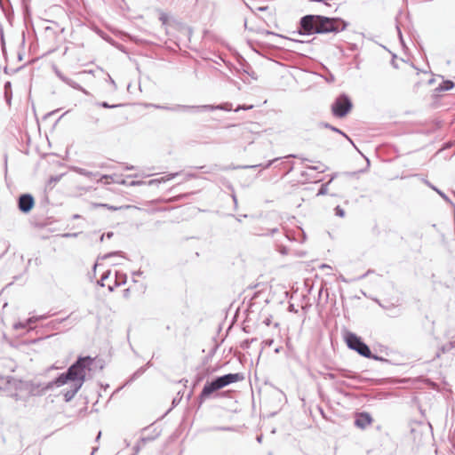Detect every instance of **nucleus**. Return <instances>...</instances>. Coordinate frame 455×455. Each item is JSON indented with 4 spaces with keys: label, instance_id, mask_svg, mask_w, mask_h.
<instances>
[{
    "label": "nucleus",
    "instance_id": "4",
    "mask_svg": "<svg viewBox=\"0 0 455 455\" xmlns=\"http://www.w3.org/2000/svg\"><path fill=\"white\" fill-rule=\"evenodd\" d=\"M12 387L15 389L22 390L27 389L29 390L30 394L33 395H39L45 393L47 390L52 387L53 382H50L48 384H35L33 382H24L22 380L13 379L11 382Z\"/></svg>",
    "mask_w": 455,
    "mask_h": 455
},
{
    "label": "nucleus",
    "instance_id": "6",
    "mask_svg": "<svg viewBox=\"0 0 455 455\" xmlns=\"http://www.w3.org/2000/svg\"><path fill=\"white\" fill-rule=\"evenodd\" d=\"M346 342L351 349L355 350L361 355L370 358L371 357V353L370 348L366 344H364L362 339L354 333H348L346 337Z\"/></svg>",
    "mask_w": 455,
    "mask_h": 455
},
{
    "label": "nucleus",
    "instance_id": "7",
    "mask_svg": "<svg viewBox=\"0 0 455 455\" xmlns=\"http://www.w3.org/2000/svg\"><path fill=\"white\" fill-rule=\"evenodd\" d=\"M373 419L368 412H358L355 415V425L360 429H365L371 425Z\"/></svg>",
    "mask_w": 455,
    "mask_h": 455
},
{
    "label": "nucleus",
    "instance_id": "12",
    "mask_svg": "<svg viewBox=\"0 0 455 455\" xmlns=\"http://www.w3.org/2000/svg\"><path fill=\"white\" fill-rule=\"evenodd\" d=\"M99 181L103 184H111V183L115 182L114 178L112 176H108V175L102 176Z\"/></svg>",
    "mask_w": 455,
    "mask_h": 455
},
{
    "label": "nucleus",
    "instance_id": "3",
    "mask_svg": "<svg viewBox=\"0 0 455 455\" xmlns=\"http://www.w3.org/2000/svg\"><path fill=\"white\" fill-rule=\"evenodd\" d=\"M241 379L239 374L237 373H229L221 377L217 378L215 380L212 382H208L204 385L200 397L201 399H204L209 397L213 392L223 388L224 387L237 382Z\"/></svg>",
    "mask_w": 455,
    "mask_h": 455
},
{
    "label": "nucleus",
    "instance_id": "8",
    "mask_svg": "<svg viewBox=\"0 0 455 455\" xmlns=\"http://www.w3.org/2000/svg\"><path fill=\"white\" fill-rule=\"evenodd\" d=\"M34 204V198L30 195H22L19 199V208L23 212H28Z\"/></svg>",
    "mask_w": 455,
    "mask_h": 455
},
{
    "label": "nucleus",
    "instance_id": "13",
    "mask_svg": "<svg viewBox=\"0 0 455 455\" xmlns=\"http://www.w3.org/2000/svg\"><path fill=\"white\" fill-rule=\"evenodd\" d=\"M335 212H336V215H338L339 217L345 216V211L342 208H340L339 206H337L335 208Z\"/></svg>",
    "mask_w": 455,
    "mask_h": 455
},
{
    "label": "nucleus",
    "instance_id": "2",
    "mask_svg": "<svg viewBox=\"0 0 455 455\" xmlns=\"http://www.w3.org/2000/svg\"><path fill=\"white\" fill-rule=\"evenodd\" d=\"M300 27L305 34L311 35L339 32L346 28L347 24L339 18L306 15L300 20Z\"/></svg>",
    "mask_w": 455,
    "mask_h": 455
},
{
    "label": "nucleus",
    "instance_id": "14",
    "mask_svg": "<svg viewBox=\"0 0 455 455\" xmlns=\"http://www.w3.org/2000/svg\"><path fill=\"white\" fill-rule=\"evenodd\" d=\"M174 174H170V175H167L165 177H162L161 180L159 181H167V180H170L174 178Z\"/></svg>",
    "mask_w": 455,
    "mask_h": 455
},
{
    "label": "nucleus",
    "instance_id": "11",
    "mask_svg": "<svg viewBox=\"0 0 455 455\" xmlns=\"http://www.w3.org/2000/svg\"><path fill=\"white\" fill-rule=\"evenodd\" d=\"M454 86V83L451 82V81H444L441 85H440V89L441 90H443V91H447V90H450L451 89L452 87Z\"/></svg>",
    "mask_w": 455,
    "mask_h": 455
},
{
    "label": "nucleus",
    "instance_id": "9",
    "mask_svg": "<svg viewBox=\"0 0 455 455\" xmlns=\"http://www.w3.org/2000/svg\"><path fill=\"white\" fill-rule=\"evenodd\" d=\"M92 205L95 209L99 208V207H104L111 212H116V211L121 210L123 208L122 206L112 205V204H98V203H93Z\"/></svg>",
    "mask_w": 455,
    "mask_h": 455
},
{
    "label": "nucleus",
    "instance_id": "17",
    "mask_svg": "<svg viewBox=\"0 0 455 455\" xmlns=\"http://www.w3.org/2000/svg\"><path fill=\"white\" fill-rule=\"evenodd\" d=\"M102 107H104V108H111L112 106H109L108 103L104 102V103H102Z\"/></svg>",
    "mask_w": 455,
    "mask_h": 455
},
{
    "label": "nucleus",
    "instance_id": "5",
    "mask_svg": "<svg viewBox=\"0 0 455 455\" xmlns=\"http://www.w3.org/2000/svg\"><path fill=\"white\" fill-rule=\"evenodd\" d=\"M353 108V103L348 96L342 94L336 98L331 105L332 115L339 118L345 117Z\"/></svg>",
    "mask_w": 455,
    "mask_h": 455
},
{
    "label": "nucleus",
    "instance_id": "16",
    "mask_svg": "<svg viewBox=\"0 0 455 455\" xmlns=\"http://www.w3.org/2000/svg\"><path fill=\"white\" fill-rule=\"evenodd\" d=\"M180 197H181V196H176V197H173V198L167 199V200H165V202H167V203L173 202L175 200H178Z\"/></svg>",
    "mask_w": 455,
    "mask_h": 455
},
{
    "label": "nucleus",
    "instance_id": "1",
    "mask_svg": "<svg viewBox=\"0 0 455 455\" xmlns=\"http://www.w3.org/2000/svg\"><path fill=\"white\" fill-rule=\"evenodd\" d=\"M97 358L81 356L74 363L65 373H61L54 381L53 386L61 387L68 382H72L73 388L64 394L67 402L70 401L84 385L87 371H92V366Z\"/></svg>",
    "mask_w": 455,
    "mask_h": 455
},
{
    "label": "nucleus",
    "instance_id": "15",
    "mask_svg": "<svg viewBox=\"0 0 455 455\" xmlns=\"http://www.w3.org/2000/svg\"><path fill=\"white\" fill-rule=\"evenodd\" d=\"M257 10L260 11V12L267 11V10H268V7L267 6H259V7H257Z\"/></svg>",
    "mask_w": 455,
    "mask_h": 455
},
{
    "label": "nucleus",
    "instance_id": "10",
    "mask_svg": "<svg viewBox=\"0 0 455 455\" xmlns=\"http://www.w3.org/2000/svg\"><path fill=\"white\" fill-rule=\"evenodd\" d=\"M406 71L409 76H419V72L410 64L404 63Z\"/></svg>",
    "mask_w": 455,
    "mask_h": 455
}]
</instances>
